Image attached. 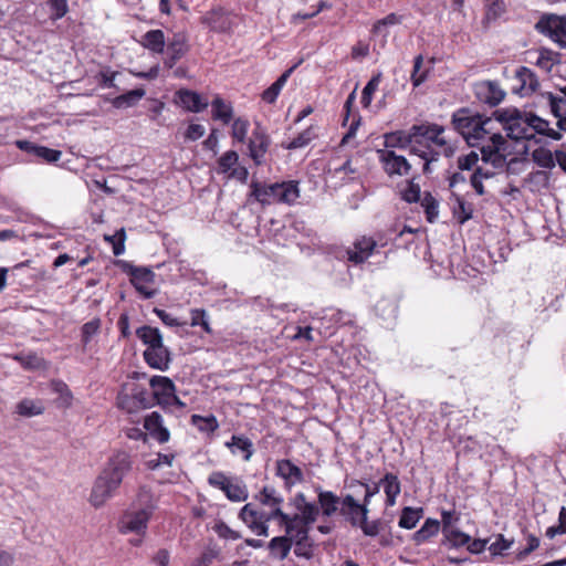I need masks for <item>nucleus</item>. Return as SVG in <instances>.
<instances>
[{
	"instance_id": "nucleus-40",
	"label": "nucleus",
	"mask_w": 566,
	"mask_h": 566,
	"mask_svg": "<svg viewBox=\"0 0 566 566\" xmlns=\"http://www.w3.org/2000/svg\"><path fill=\"white\" fill-rule=\"evenodd\" d=\"M189 51L188 38L182 32L174 33L167 43V54H174L184 57Z\"/></svg>"
},
{
	"instance_id": "nucleus-13",
	"label": "nucleus",
	"mask_w": 566,
	"mask_h": 566,
	"mask_svg": "<svg viewBox=\"0 0 566 566\" xmlns=\"http://www.w3.org/2000/svg\"><path fill=\"white\" fill-rule=\"evenodd\" d=\"M154 403L168 408L169 399H175L176 387L172 380L165 376H153L149 379Z\"/></svg>"
},
{
	"instance_id": "nucleus-29",
	"label": "nucleus",
	"mask_w": 566,
	"mask_h": 566,
	"mask_svg": "<svg viewBox=\"0 0 566 566\" xmlns=\"http://www.w3.org/2000/svg\"><path fill=\"white\" fill-rule=\"evenodd\" d=\"M379 482L386 494V505L394 506L397 496L401 492V484L398 476L394 473H386Z\"/></svg>"
},
{
	"instance_id": "nucleus-41",
	"label": "nucleus",
	"mask_w": 566,
	"mask_h": 566,
	"mask_svg": "<svg viewBox=\"0 0 566 566\" xmlns=\"http://www.w3.org/2000/svg\"><path fill=\"white\" fill-rule=\"evenodd\" d=\"M255 499L265 506L270 509H280L283 503V497L273 486H264L260 493L255 496Z\"/></svg>"
},
{
	"instance_id": "nucleus-49",
	"label": "nucleus",
	"mask_w": 566,
	"mask_h": 566,
	"mask_svg": "<svg viewBox=\"0 0 566 566\" xmlns=\"http://www.w3.org/2000/svg\"><path fill=\"white\" fill-rule=\"evenodd\" d=\"M317 137L316 127L310 126L295 138H293L286 146V149H298L307 146L313 139Z\"/></svg>"
},
{
	"instance_id": "nucleus-46",
	"label": "nucleus",
	"mask_w": 566,
	"mask_h": 566,
	"mask_svg": "<svg viewBox=\"0 0 566 566\" xmlns=\"http://www.w3.org/2000/svg\"><path fill=\"white\" fill-rule=\"evenodd\" d=\"M422 509H413L410 506H406L401 511V515L398 522V525L401 528L412 530L416 527L417 523L421 518Z\"/></svg>"
},
{
	"instance_id": "nucleus-53",
	"label": "nucleus",
	"mask_w": 566,
	"mask_h": 566,
	"mask_svg": "<svg viewBox=\"0 0 566 566\" xmlns=\"http://www.w3.org/2000/svg\"><path fill=\"white\" fill-rule=\"evenodd\" d=\"M250 123L247 118L238 117L232 123L231 136L238 143H244L248 136Z\"/></svg>"
},
{
	"instance_id": "nucleus-55",
	"label": "nucleus",
	"mask_w": 566,
	"mask_h": 566,
	"mask_svg": "<svg viewBox=\"0 0 566 566\" xmlns=\"http://www.w3.org/2000/svg\"><path fill=\"white\" fill-rule=\"evenodd\" d=\"M274 514L277 515L280 523L284 525L285 535L292 534L297 527L298 524V514H294L293 516L284 513L282 509H275Z\"/></svg>"
},
{
	"instance_id": "nucleus-64",
	"label": "nucleus",
	"mask_w": 566,
	"mask_h": 566,
	"mask_svg": "<svg viewBox=\"0 0 566 566\" xmlns=\"http://www.w3.org/2000/svg\"><path fill=\"white\" fill-rule=\"evenodd\" d=\"M421 197L419 185L412 180L408 182L406 189L401 192V198L409 203L418 202Z\"/></svg>"
},
{
	"instance_id": "nucleus-3",
	"label": "nucleus",
	"mask_w": 566,
	"mask_h": 566,
	"mask_svg": "<svg viewBox=\"0 0 566 566\" xmlns=\"http://www.w3.org/2000/svg\"><path fill=\"white\" fill-rule=\"evenodd\" d=\"M133 463L132 455L125 451H117L108 459L90 494V503L94 507L103 506L115 495L125 476L133 470Z\"/></svg>"
},
{
	"instance_id": "nucleus-59",
	"label": "nucleus",
	"mask_w": 566,
	"mask_h": 566,
	"mask_svg": "<svg viewBox=\"0 0 566 566\" xmlns=\"http://www.w3.org/2000/svg\"><path fill=\"white\" fill-rule=\"evenodd\" d=\"M423 56L417 55L413 60V70L411 73V82L415 87L420 86L427 80V71H421Z\"/></svg>"
},
{
	"instance_id": "nucleus-18",
	"label": "nucleus",
	"mask_w": 566,
	"mask_h": 566,
	"mask_svg": "<svg viewBox=\"0 0 566 566\" xmlns=\"http://www.w3.org/2000/svg\"><path fill=\"white\" fill-rule=\"evenodd\" d=\"M290 538L292 539V546L294 545V554L297 557H302L305 559H311L314 555V542L310 537L308 527L298 526L292 534H290Z\"/></svg>"
},
{
	"instance_id": "nucleus-30",
	"label": "nucleus",
	"mask_w": 566,
	"mask_h": 566,
	"mask_svg": "<svg viewBox=\"0 0 566 566\" xmlns=\"http://www.w3.org/2000/svg\"><path fill=\"white\" fill-rule=\"evenodd\" d=\"M142 44L153 53H164L166 40L163 30H149L143 35Z\"/></svg>"
},
{
	"instance_id": "nucleus-9",
	"label": "nucleus",
	"mask_w": 566,
	"mask_h": 566,
	"mask_svg": "<svg viewBox=\"0 0 566 566\" xmlns=\"http://www.w3.org/2000/svg\"><path fill=\"white\" fill-rule=\"evenodd\" d=\"M490 143L481 145L482 161L491 165L492 168L499 169L505 165V151L507 150V142L500 133L492 134L488 139Z\"/></svg>"
},
{
	"instance_id": "nucleus-39",
	"label": "nucleus",
	"mask_w": 566,
	"mask_h": 566,
	"mask_svg": "<svg viewBox=\"0 0 566 566\" xmlns=\"http://www.w3.org/2000/svg\"><path fill=\"white\" fill-rule=\"evenodd\" d=\"M296 509L301 512L298 514L300 526L310 528L319 514L318 506L315 503L304 502L303 505L297 504Z\"/></svg>"
},
{
	"instance_id": "nucleus-10",
	"label": "nucleus",
	"mask_w": 566,
	"mask_h": 566,
	"mask_svg": "<svg viewBox=\"0 0 566 566\" xmlns=\"http://www.w3.org/2000/svg\"><path fill=\"white\" fill-rule=\"evenodd\" d=\"M150 518L151 516L147 515L144 511H139L132 506L120 516L117 524L118 532L120 534L134 533L136 535L144 536L147 532Z\"/></svg>"
},
{
	"instance_id": "nucleus-58",
	"label": "nucleus",
	"mask_w": 566,
	"mask_h": 566,
	"mask_svg": "<svg viewBox=\"0 0 566 566\" xmlns=\"http://www.w3.org/2000/svg\"><path fill=\"white\" fill-rule=\"evenodd\" d=\"M46 6L52 21L63 18L69 11L67 0H48Z\"/></svg>"
},
{
	"instance_id": "nucleus-33",
	"label": "nucleus",
	"mask_w": 566,
	"mask_h": 566,
	"mask_svg": "<svg viewBox=\"0 0 566 566\" xmlns=\"http://www.w3.org/2000/svg\"><path fill=\"white\" fill-rule=\"evenodd\" d=\"M296 66H292L289 70H286L283 74L280 75V77L262 93V99L269 104H273L277 96L280 95L282 88L284 87L285 83L287 82L289 77L293 73Z\"/></svg>"
},
{
	"instance_id": "nucleus-47",
	"label": "nucleus",
	"mask_w": 566,
	"mask_h": 566,
	"mask_svg": "<svg viewBox=\"0 0 566 566\" xmlns=\"http://www.w3.org/2000/svg\"><path fill=\"white\" fill-rule=\"evenodd\" d=\"M191 424L195 426L199 431L206 433L214 432L219 428L218 420L213 415L206 417L200 415H192Z\"/></svg>"
},
{
	"instance_id": "nucleus-24",
	"label": "nucleus",
	"mask_w": 566,
	"mask_h": 566,
	"mask_svg": "<svg viewBox=\"0 0 566 566\" xmlns=\"http://www.w3.org/2000/svg\"><path fill=\"white\" fill-rule=\"evenodd\" d=\"M224 446L233 455L241 454L244 461H250L254 453L252 440L243 434H233Z\"/></svg>"
},
{
	"instance_id": "nucleus-44",
	"label": "nucleus",
	"mask_w": 566,
	"mask_h": 566,
	"mask_svg": "<svg viewBox=\"0 0 566 566\" xmlns=\"http://www.w3.org/2000/svg\"><path fill=\"white\" fill-rule=\"evenodd\" d=\"M397 308V303L392 298H381L375 304L376 314L388 322L396 319Z\"/></svg>"
},
{
	"instance_id": "nucleus-7",
	"label": "nucleus",
	"mask_w": 566,
	"mask_h": 566,
	"mask_svg": "<svg viewBox=\"0 0 566 566\" xmlns=\"http://www.w3.org/2000/svg\"><path fill=\"white\" fill-rule=\"evenodd\" d=\"M209 485L221 490L231 502H244L248 496V488L239 478H228L221 471L212 472L208 478Z\"/></svg>"
},
{
	"instance_id": "nucleus-20",
	"label": "nucleus",
	"mask_w": 566,
	"mask_h": 566,
	"mask_svg": "<svg viewBox=\"0 0 566 566\" xmlns=\"http://www.w3.org/2000/svg\"><path fill=\"white\" fill-rule=\"evenodd\" d=\"M159 495L148 485H140L132 504L135 509L153 516L158 507Z\"/></svg>"
},
{
	"instance_id": "nucleus-62",
	"label": "nucleus",
	"mask_w": 566,
	"mask_h": 566,
	"mask_svg": "<svg viewBox=\"0 0 566 566\" xmlns=\"http://www.w3.org/2000/svg\"><path fill=\"white\" fill-rule=\"evenodd\" d=\"M101 327V319L93 318L82 326V343L86 346L92 338L98 333Z\"/></svg>"
},
{
	"instance_id": "nucleus-57",
	"label": "nucleus",
	"mask_w": 566,
	"mask_h": 566,
	"mask_svg": "<svg viewBox=\"0 0 566 566\" xmlns=\"http://www.w3.org/2000/svg\"><path fill=\"white\" fill-rule=\"evenodd\" d=\"M117 407L128 413H135L140 410L136 400L133 399V394L125 392L124 390L117 395Z\"/></svg>"
},
{
	"instance_id": "nucleus-38",
	"label": "nucleus",
	"mask_w": 566,
	"mask_h": 566,
	"mask_svg": "<svg viewBox=\"0 0 566 566\" xmlns=\"http://www.w3.org/2000/svg\"><path fill=\"white\" fill-rule=\"evenodd\" d=\"M93 261V256L90 252L86 253L85 256L80 258L78 255H73L71 253H62L54 261L53 265L59 268L66 263L75 264V266L71 268L72 271H76L77 269H82L88 265Z\"/></svg>"
},
{
	"instance_id": "nucleus-14",
	"label": "nucleus",
	"mask_w": 566,
	"mask_h": 566,
	"mask_svg": "<svg viewBox=\"0 0 566 566\" xmlns=\"http://www.w3.org/2000/svg\"><path fill=\"white\" fill-rule=\"evenodd\" d=\"M478 101L491 107L497 106L505 97L504 90L495 81H481L474 85Z\"/></svg>"
},
{
	"instance_id": "nucleus-56",
	"label": "nucleus",
	"mask_w": 566,
	"mask_h": 566,
	"mask_svg": "<svg viewBox=\"0 0 566 566\" xmlns=\"http://www.w3.org/2000/svg\"><path fill=\"white\" fill-rule=\"evenodd\" d=\"M505 12V3L503 0H486L485 22L495 21Z\"/></svg>"
},
{
	"instance_id": "nucleus-11",
	"label": "nucleus",
	"mask_w": 566,
	"mask_h": 566,
	"mask_svg": "<svg viewBox=\"0 0 566 566\" xmlns=\"http://www.w3.org/2000/svg\"><path fill=\"white\" fill-rule=\"evenodd\" d=\"M379 245L371 237H359L346 250L347 260L353 265L365 263L370 256L380 254Z\"/></svg>"
},
{
	"instance_id": "nucleus-19",
	"label": "nucleus",
	"mask_w": 566,
	"mask_h": 566,
	"mask_svg": "<svg viewBox=\"0 0 566 566\" xmlns=\"http://www.w3.org/2000/svg\"><path fill=\"white\" fill-rule=\"evenodd\" d=\"M144 428L158 443H166L170 439V432L164 426V419L157 411H153L145 417Z\"/></svg>"
},
{
	"instance_id": "nucleus-22",
	"label": "nucleus",
	"mask_w": 566,
	"mask_h": 566,
	"mask_svg": "<svg viewBox=\"0 0 566 566\" xmlns=\"http://www.w3.org/2000/svg\"><path fill=\"white\" fill-rule=\"evenodd\" d=\"M146 363L155 369L165 371L169 368L171 361L169 349L160 345L158 347L147 348L144 352Z\"/></svg>"
},
{
	"instance_id": "nucleus-45",
	"label": "nucleus",
	"mask_w": 566,
	"mask_h": 566,
	"mask_svg": "<svg viewBox=\"0 0 566 566\" xmlns=\"http://www.w3.org/2000/svg\"><path fill=\"white\" fill-rule=\"evenodd\" d=\"M419 201L424 210L427 221L436 222L439 216V201L428 191L422 195Z\"/></svg>"
},
{
	"instance_id": "nucleus-26",
	"label": "nucleus",
	"mask_w": 566,
	"mask_h": 566,
	"mask_svg": "<svg viewBox=\"0 0 566 566\" xmlns=\"http://www.w3.org/2000/svg\"><path fill=\"white\" fill-rule=\"evenodd\" d=\"M276 474L286 483L295 484L303 481L302 470L286 459L276 462Z\"/></svg>"
},
{
	"instance_id": "nucleus-6",
	"label": "nucleus",
	"mask_w": 566,
	"mask_h": 566,
	"mask_svg": "<svg viewBox=\"0 0 566 566\" xmlns=\"http://www.w3.org/2000/svg\"><path fill=\"white\" fill-rule=\"evenodd\" d=\"M535 30L558 48L566 49V13H545L535 23Z\"/></svg>"
},
{
	"instance_id": "nucleus-60",
	"label": "nucleus",
	"mask_w": 566,
	"mask_h": 566,
	"mask_svg": "<svg viewBox=\"0 0 566 566\" xmlns=\"http://www.w3.org/2000/svg\"><path fill=\"white\" fill-rule=\"evenodd\" d=\"M191 326H201L208 334L212 332L209 323L208 314L205 310L195 308L191 310Z\"/></svg>"
},
{
	"instance_id": "nucleus-21",
	"label": "nucleus",
	"mask_w": 566,
	"mask_h": 566,
	"mask_svg": "<svg viewBox=\"0 0 566 566\" xmlns=\"http://www.w3.org/2000/svg\"><path fill=\"white\" fill-rule=\"evenodd\" d=\"M563 95L547 93L543 97L549 106L551 113L557 118L559 130L566 132V88L562 91Z\"/></svg>"
},
{
	"instance_id": "nucleus-43",
	"label": "nucleus",
	"mask_w": 566,
	"mask_h": 566,
	"mask_svg": "<svg viewBox=\"0 0 566 566\" xmlns=\"http://www.w3.org/2000/svg\"><path fill=\"white\" fill-rule=\"evenodd\" d=\"M532 160L541 168L553 169L555 167V153L546 147H537L531 154Z\"/></svg>"
},
{
	"instance_id": "nucleus-34",
	"label": "nucleus",
	"mask_w": 566,
	"mask_h": 566,
	"mask_svg": "<svg viewBox=\"0 0 566 566\" xmlns=\"http://www.w3.org/2000/svg\"><path fill=\"white\" fill-rule=\"evenodd\" d=\"M206 22L211 30L217 32H226L230 29L229 18L221 8L211 10L206 17Z\"/></svg>"
},
{
	"instance_id": "nucleus-63",
	"label": "nucleus",
	"mask_w": 566,
	"mask_h": 566,
	"mask_svg": "<svg viewBox=\"0 0 566 566\" xmlns=\"http://www.w3.org/2000/svg\"><path fill=\"white\" fill-rule=\"evenodd\" d=\"M239 156L234 150L226 151L218 160L219 171L228 172L234 165H237Z\"/></svg>"
},
{
	"instance_id": "nucleus-16",
	"label": "nucleus",
	"mask_w": 566,
	"mask_h": 566,
	"mask_svg": "<svg viewBox=\"0 0 566 566\" xmlns=\"http://www.w3.org/2000/svg\"><path fill=\"white\" fill-rule=\"evenodd\" d=\"M38 391L54 395L55 397L53 398V401L59 408L65 409L72 405L73 395L67 385L62 380H51L48 384H40L38 386Z\"/></svg>"
},
{
	"instance_id": "nucleus-51",
	"label": "nucleus",
	"mask_w": 566,
	"mask_h": 566,
	"mask_svg": "<svg viewBox=\"0 0 566 566\" xmlns=\"http://www.w3.org/2000/svg\"><path fill=\"white\" fill-rule=\"evenodd\" d=\"M381 81V73H377L374 75L368 83L365 85L361 92V104L364 107H368L373 101V95L377 91L379 83Z\"/></svg>"
},
{
	"instance_id": "nucleus-17",
	"label": "nucleus",
	"mask_w": 566,
	"mask_h": 566,
	"mask_svg": "<svg viewBox=\"0 0 566 566\" xmlns=\"http://www.w3.org/2000/svg\"><path fill=\"white\" fill-rule=\"evenodd\" d=\"M514 81L513 92L521 96H527L538 87L536 74L526 66H520L515 71Z\"/></svg>"
},
{
	"instance_id": "nucleus-4",
	"label": "nucleus",
	"mask_w": 566,
	"mask_h": 566,
	"mask_svg": "<svg viewBox=\"0 0 566 566\" xmlns=\"http://www.w3.org/2000/svg\"><path fill=\"white\" fill-rule=\"evenodd\" d=\"M452 125L471 147H480L494 134L491 117H484L467 107H462L452 114Z\"/></svg>"
},
{
	"instance_id": "nucleus-48",
	"label": "nucleus",
	"mask_w": 566,
	"mask_h": 566,
	"mask_svg": "<svg viewBox=\"0 0 566 566\" xmlns=\"http://www.w3.org/2000/svg\"><path fill=\"white\" fill-rule=\"evenodd\" d=\"M473 207L470 202H467L462 197L455 196V202L453 205V216L457 218L459 223L463 224L472 218Z\"/></svg>"
},
{
	"instance_id": "nucleus-32",
	"label": "nucleus",
	"mask_w": 566,
	"mask_h": 566,
	"mask_svg": "<svg viewBox=\"0 0 566 566\" xmlns=\"http://www.w3.org/2000/svg\"><path fill=\"white\" fill-rule=\"evenodd\" d=\"M212 118L220 120L224 125L229 124L233 117V107L230 103L224 102L221 97H216L211 102Z\"/></svg>"
},
{
	"instance_id": "nucleus-1",
	"label": "nucleus",
	"mask_w": 566,
	"mask_h": 566,
	"mask_svg": "<svg viewBox=\"0 0 566 566\" xmlns=\"http://www.w3.org/2000/svg\"><path fill=\"white\" fill-rule=\"evenodd\" d=\"M446 128L436 123L415 124L409 129H398L382 135V149H409V154L418 157L422 164V172L430 175L432 164L441 155L450 157L454 147L444 137Z\"/></svg>"
},
{
	"instance_id": "nucleus-8",
	"label": "nucleus",
	"mask_w": 566,
	"mask_h": 566,
	"mask_svg": "<svg viewBox=\"0 0 566 566\" xmlns=\"http://www.w3.org/2000/svg\"><path fill=\"white\" fill-rule=\"evenodd\" d=\"M376 153L382 170L389 178L409 176L411 164L405 156L391 149H377Z\"/></svg>"
},
{
	"instance_id": "nucleus-35",
	"label": "nucleus",
	"mask_w": 566,
	"mask_h": 566,
	"mask_svg": "<svg viewBox=\"0 0 566 566\" xmlns=\"http://www.w3.org/2000/svg\"><path fill=\"white\" fill-rule=\"evenodd\" d=\"M440 530V522L434 518H427L423 525L413 533L412 539L416 545H421L432 536L437 535Z\"/></svg>"
},
{
	"instance_id": "nucleus-42",
	"label": "nucleus",
	"mask_w": 566,
	"mask_h": 566,
	"mask_svg": "<svg viewBox=\"0 0 566 566\" xmlns=\"http://www.w3.org/2000/svg\"><path fill=\"white\" fill-rule=\"evenodd\" d=\"M469 542V534L457 528H453L452 531L444 530L442 545L448 546L449 548H459L467 546V543Z\"/></svg>"
},
{
	"instance_id": "nucleus-36",
	"label": "nucleus",
	"mask_w": 566,
	"mask_h": 566,
	"mask_svg": "<svg viewBox=\"0 0 566 566\" xmlns=\"http://www.w3.org/2000/svg\"><path fill=\"white\" fill-rule=\"evenodd\" d=\"M137 337L146 344L147 348L158 347L163 344V335L157 327L148 325L142 326L136 331Z\"/></svg>"
},
{
	"instance_id": "nucleus-61",
	"label": "nucleus",
	"mask_w": 566,
	"mask_h": 566,
	"mask_svg": "<svg viewBox=\"0 0 566 566\" xmlns=\"http://www.w3.org/2000/svg\"><path fill=\"white\" fill-rule=\"evenodd\" d=\"M513 543V539H507L504 535L499 534L495 541L489 546V551L493 556H502L505 551L512 547Z\"/></svg>"
},
{
	"instance_id": "nucleus-50",
	"label": "nucleus",
	"mask_w": 566,
	"mask_h": 566,
	"mask_svg": "<svg viewBox=\"0 0 566 566\" xmlns=\"http://www.w3.org/2000/svg\"><path fill=\"white\" fill-rule=\"evenodd\" d=\"M130 392L133 394V399L136 400V403L140 409H148L155 406L154 395H151V391L146 388L134 385Z\"/></svg>"
},
{
	"instance_id": "nucleus-54",
	"label": "nucleus",
	"mask_w": 566,
	"mask_h": 566,
	"mask_svg": "<svg viewBox=\"0 0 566 566\" xmlns=\"http://www.w3.org/2000/svg\"><path fill=\"white\" fill-rule=\"evenodd\" d=\"M125 239H126V233H125V229L124 228L117 230L112 235H109V234H105L104 235V240L109 242V243H112L113 253L116 256H118V255L124 253V251H125Z\"/></svg>"
},
{
	"instance_id": "nucleus-15",
	"label": "nucleus",
	"mask_w": 566,
	"mask_h": 566,
	"mask_svg": "<svg viewBox=\"0 0 566 566\" xmlns=\"http://www.w3.org/2000/svg\"><path fill=\"white\" fill-rule=\"evenodd\" d=\"M270 146V138L264 128L256 125L249 139V156L256 166H261L265 161V154Z\"/></svg>"
},
{
	"instance_id": "nucleus-37",
	"label": "nucleus",
	"mask_w": 566,
	"mask_h": 566,
	"mask_svg": "<svg viewBox=\"0 0 566 566\" xmlns=\"http://www.w3.org/2000/svg\"><path fill=\"white\" fill-rule=\"evenodd\" d=\"M146 92L144 88H135L125 94L118 95L111 99L112 105L115 108H126L132 107L138 103L144 96Z\"/></svg>"
},
{
	"instance_id": "nucleus-52",
	"label": "nucleus",
	"mask_w": 566,
	"mask_h": 566,
	"mask_svg": "<svg viewBox=\"0 0 566 566\" xmlns=\"http://www.w3.org/2000/svg\"><path fill=\"white\" fill-rule=\"evenodd\" d=\"M239 517L251 528L255 523L261 521L262 512L254 509L251 503H248L240 510Z\"/></svg>"
},
{
	"instance_id": "nucleus-23",
	"label": "nucleus",
	"mask_w": 566,
	"mask_h": 566,
	"mask_svg": "<svg viewBox=\"0 0 566 566\" xmlns=\"http://www.w3.org/2000/svg\"><path fill=\"white\" fill-rule=\"evenodd\" d=\"M116 264L123 273L129 276L130 283H151L154 281V272L150 268L136 266L123 260Z\"/></svg>"
},
{
	"instance_id": "nucleus-31",
	"label": "nucleus",
	"mask_w": 566,
	"mask_h": 566,
	"mask_svg": "<svg viewBox=\"0 0 566 566\" xmlns=\"http://www.w3.org/2000/svg\"><path fill=\"white\" fill-rule=\"evenodd\" d=\"M402 21V17L397 13H389L382 19L377 20L373 28L371 33L377 36H381L384 41L387 40L389 35V28L400 24Z\"/></svg>"
},
{
	"instance_id": "nucleus-25",
	"label": "nucleus",
	"mask_w": 566,
	"mask_h": 566,
	"mask_svg": "<svg viewBox=\"0 0 566 566\" xmlns=\"http://www.w3.org/2000/svg\"><path fill=\"white\" fill-rule=\"evenodd\" d=\"M177 95L181 106L192 113H200L209 105V102L203 99L199 93L190 90H180Z\"/></svg>"
},
{
	"instance_id": "nucleus-12",
	"label": "nucleus",
	"mask_w": 566,
	"mask_h": 566,
	"mask_svg": "<svg viewBox=\"0 0 566 566\" xmlns=\"http://www.w3.org/2000/svg\"><path fill=\"white\" fill-rule=\"evenodd\" d=\"M339 514L350 526L357 527L360 522L368 518L369 509L356 501L352 494H346L342 496Z\"/></svg>"
},
{
	"instance_id": "nucleus-27",
	"label": "nucleus",
	"mask_w": 566,
	"mask_h": 566,
	"mask_svg": "<svg viewBox=\"0 0 566 566\" xmlns=\"http://www.w3.org/2000/svg\"><path fill=\"white\" fill-rule=\"evenodd\" d=\"M317 502L322 510V514L325 517H331L337 511H339V506L342 505V497L332 491H319L317 495Z\"/></svg>"
},
{
	"instance_id": "nucleus-5",
	"label": "nucleus",
	"mask_w": 566,
	"mask_h": 566,
	"mask_svg": "<svg viewBox=\"0 0 566 566\" xmlns=\"http://www.w3.org/2000/svg\"><path fill=\"white\" fill-rule=\"evenodd\" d=\"M296 180L266 184L252 181L250 184V197L254 198L262 207L274 203L292 206L300 198V186Z\"/></svg>"
},
{
	"instance_id": "nucleus-28",
	"label": "nucleus",
	"mask_w": 566,
	"mask_h": 566,
	"mask_svg": "<svg viewBox=\"0 0 566 566\" xmlns=\"http://www.w3.org/2000/svg\"><path fill=\"white\" fill-rule=\"evenodd\" d=\"M268 549L273 558L284 560L292 549L290 535L273 537L268 544Z\"/></svg>"
},
{
	"instance_id": "nucleus-2",
	"label": "nucleus",
	"mask_w": 566,
	"mask_h": 566,
	"mask_svg": "<svg viewBox=\"0 0 566 566\" xmlns=\"http://www.w3.org/2000/svg\"><path fill=\"white\" fill-rule=\"evenodd\" d=\"M495 119L503 125L506 136L514 140H532L536 135L548 137L553 140L562 138V132L549 126V122L533 114L522 113L516 108L497 109Z\"/></svg>"
}]
</instances>
